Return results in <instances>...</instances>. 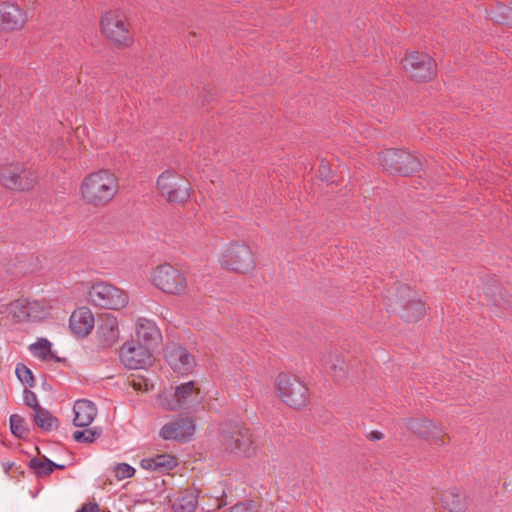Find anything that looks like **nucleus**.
I'll list each match as a JSON object with an SVG mask.
<instances>
[{"instance_id":"0eeeda50","label":"nucleus","mask_w":512,"mask_h":512,"mask_svg":"<svg viewBox=\"0 0 512 512\" xmlns=\"http://www.w3.org/2000/svg\"><path fill=\"white\" fill-rule=\"evenodd\" d=\"M151 281L155 287L169 294H182L187 288L184 275L170 264L154 268L151 273Z\"/></svg>"},{"instance_id":"393cba45","label":"nucleus","mask_w":512,"mask_h":512,"mask_svg":"<svg viewBox=\"0 0 512 512\" xmlns=\"http://www.w3.org/2000/svg\"><path fill=\"white\" fill-rule=\"evenodd\" d=\"M140 465L143 469L163 473L176 467L177 459L169 454H158L151 458L142 459Z\"/></svg>"},{"instance_id":"58836bf2","label":"nucleus","mask_w":512,"mask_h":512,"mask_svg":"<svg viewBox=\"0 0 512 512\" xmlns=\"http://www.w3.org/2000/svg\"><path fill=\"white\" fill-rule=\"evenodd\" d=\"M368 439L371 441H379L384 438V434L380 431H371L367 435Z\"/></svg>"},{"instance_id":"2eb2a0df","label":"nucleus","mask_w":512,"mask_h":512,"mask_svg":"<svg viewBox=\"0 0 512 512\" xmlns=\"http://www.w3.org/2000/svg\"><path fill=\"white\" fill-rule=\"evenodd\" d=\"M195 432V423L190 417H176L162 426L159 436L164 440L187 441Z\"/></svg>"},{"instance_id":"b1692460","label":"nucleus","mask_w":512,"mask_h":512,"mask_svg":"<svg viewBox=\"0 0 512 512\" xmlns=\"http://www.w3.org/2000/svg\"><path fill=\"white\" fill-rule=\"evenodd\" d=\"M441 504L449 512H464L469 506V501L463 492L451 488L441 495Z\"/></svg>"},{"instance_id":"423d86ee","label":"nucleus","mask_w":512,"mask_h":512,"mask_svg":"<svg viewBox=\"0 0 512 512\" xmlns=\"http://www.w3.org/2000/svg\"><path fill=\"white\" fill-rule=\"evenodd\" d=\"M37 181L35 172L20 163H12L2 167L0 182L4 187L14 191H28Z\"/></svg>"},{"instance_id":"f3484780","label":"nucleus","mask_w":512,"mask_h":512,"mask_svg":"<svg viewBox=\"0 0 512 512\" xmlns=\"http://www.w3.org/2000/svg\"><path fill=\"white\" fill-rule=\"evenodd\" d=\"M405 427L423 439H430L435 445H444L442 429L426 418H411L405 420Z\"/></svg>"},{"instance_id":"ea45409f","label":"nucleus","mask_w":512,"mask_h":512,"mask_svg":"<svg viewBox=\"0 0 512 512\" xmlns=\"http://www.w3.org/2000/svg\"><path fill=\"white\" fill-rule=\"evenodd\" d=\"M65 468H66V465L55 463L54 469H65Z\"/></svg>"},{"instance_id":"6e6552de","label":"nucleus","mask_w":512,"mask_h":512,"mask_svg":"<svg viewBox=\"0 0 512 512\" xmlns=\"http://www.w3.org/2000/svg\"><path fill=\"white\" fill-rule=\"evenodd\" d=\"M380 159L386 171L405 176L418 172L422 167L421 161L416 156L398 149H388L382 152Z\"/></svg>"},{"instance_id":"f704fd0d","label":"nucleus","mask_w":512,"mask_h":512,"mask_svg":"<svg viewBox=\"0 0 512 512\" xmlns=\"http://www.w3.org/2000/svg\"><path fill=\"white\" fill-rule=\"evenodd\" d=\"M258 506L256 503L249 501V502H242L237 503L234 506L230 507L227 510H224L223 512H257Z\"/></svg>"},{"instance_id":"72a5a7b5","label":"nucleus","mask_w":512,"mask_h":512,"mask_svg":"<svg viewBox=\"0 0 512 512\" xmlns=\"http://www.w3.org/2000/svg\"><path fill=\"white\" fill-rule=\"evenodd\" d=\"M114 473L118 480H123L132 477L135 469L127 463H119L115 466Z\"/></svg>"},{"instance_id":"412c9836","label":"nucleus","mask_w":512,"mask_h":512,"mask_svg":"<svg viewBox=\"0 0 512 512\" xmlns=\"http://www.w3.org/2000/svg\"><path fill=\"white\" fill-rule=\"evenodd\" d=\"M138 341L151 349L161 340V333L156 324L146 318H139L135 325Z\"/></svg>"},{"instance_id":"cd10ccee","label":"nucleus","mask_w":512,"mask_h":512,"mask_svg":"<svg viewBox=\"0 0 512 512\" xmlns=\"http://www.w3.org/2000/svg\"><path fill=\"white\" fill-rule=\"evenodd\" d=\"M33 418L36 425L45 431H52L58 428V419L42 407L34 412Z\"/></svg>"},{"instance_id":"5701e85b","label":"nucleus","mask_w":512,"mask_h":512,"mask_svg":"<svg viewBox=\"0 0 512 512\" xmlns=\"http://www.w3.org/2000/svg\"><path fill=\"white\" fill-rule=\"evenodd\" d=\"M38 306L37 302L26 303L22 300H16L9 304H0V314L11 316L17 321H22L25 318L36 317L32 314L34 307Z\"/></svg>"},{"instance_id":"dca6fc26","label":"nucleus","mask_w":512,"mask_h":512,"mask_svg":"<svg viewBox=\"0 0 512 512\" xmlns=\"http://www.w3.org/2000/svg\"><path fill=\"white\" fill-rule=\"evenodd\" d=\"M119 339V327L116 317L111 313L99 316L96 327V341L102 348L112 347Z\"/></svg>"},{"instance_id":"9b49d317","label":"nucleus","mask_w":512,"mask_h":512,"mask_svg":"<svg viewBox=\"0 0 512 512\" xmlns=\"http://www.w3.org/2000/svg\"><path fill=\"white\" fill-rule=\"evenodd\" d=\"M89 298L94 305L112 310L120 309L128 302L123 291L105 282L95 283L89 291Z\"/></svg>"},{"instance_id":"20e7f679","label":"nucleus","mask_w":512,"mask_h":512,"mask_svg":"<svg viewBox=\"0 0 512 512\" xmlns=\"http://www.w3.org/2000/svg\"><path fill=\"white\" fill-rule=\"evenodd\" d=\"M221 442L236 455L249 456L253 452L251 433L242 423L225 424L221 428Z\"/></svg>"},{"instance_id":"f257e3e1","label":"nucleus","mask_w":512,"mask_h":512,"mask_svg":"<svg viewBox=\"0 0 512 512\" xmlns=\"http://www.w3.org/2000/svg\"><path fill=\"white\" fill-rule=\"evenodd\" d=\"M118 192L116 176L102 169L86 176L80 186L82 199L90 205L101 207L108 204Z\"/></svg>"},{"instance_id":"4468645a","label":"nucleus","mask_w":512,"mask_h":512,"mask_svg":"<svg viewBox=\"0 0 512 512\" xmlns=\"http://www.w3.org/2000/svg\"><path fill=\"white\" fill-rule=\"evenodd\" d=\"M119 357L129 369H142L152 361L150 348L140 342H126L120 349Z\"/></svg>"},{"instance_id":"aec40b11","label":"nucleus","mask_w":512,"mask_h":512,"mask_svg":"<svg viewBox=\"0 0 512 512\" xmlns=\"http://www.w3.org/2000/svg\"><path fill=\"white\" fill-rule=\"evenodd\" d=\"M94 323L92 312L86 307H81L71 314L69 327L75 335L84 337L90 333Z\"/></svg>"},{"instance_id":"7ed1b4c3","label":"nucleus","mask_w":512,"mask_h":512,"mask_svg":"<svg viewBox=\"0 0 512 512\" xmlns=\"http://www.w3.org/2000/svg\"><path fill=\"white\" fill-rule=\"evenodd\" d=\"M202 395L193 381L165 389L158 396L159 405L169 411L188 409L202 400Z\"/></svg>"},{"instance_id":"e433bc0d","label":"nucleus","mask_w":512,"mask_h":512,"mask_svg":"<svg viewBox=\"0 0 512 512\" xmlns=\"http://www.w3.org/2000/svg\"><path fill=\"white\" fill-rule=\"evenodd\" d=\"M132 386L135 390H149V384L146 380L142 379H133L132 380Z\"/></svg>"},{"instance_id":"7c9ffc66","label":"nucleus","mask_w":512,"mask_h":512,"mask_svg":"<svg viewBox=\"0 0 512 512\" xmlns=\"http://www.w3.org/2000/svg\"><path fill=\"white\" fill-rule=\"evenodd\" d=\"M10 429L13 435L18 438H25L28 435V430L25 425V420L18 414L10 416Z\"/></svg>"},{"instance_id":"1a4fd4ad","label":"nucleus","mask_w":512,"mask_h":512,"mask_svg":"<svg viewBox=\"0 0 512 512\" xmlns=\"http://www.w3.org/2000/svg\"><path fill=\"white\" fill-rule=\"evenodd\" d=\"M157 186L169 202H184L190 196V185L186 179L174 170H166L157 179Z\"/></svg>"},{"instance_id":"c756f323","label":"nucleus","mask_w":512,"mask_h":512,"mask_svg":"<svg viewBox=\"0 0 512 512\" xmlns=\"http://www.w3.org/2000/svg\"><path fill=\"white\" fill-rule=\"evenodd\" d=\"M29 349L39 359L50 360L52 358L51 343L45 338L38 339L30 345Z\"/></svg>"},{"instance_id":"a878e982","label":"nucleus","mask_w":512,"mask_h":512,"mask_svg":"<svg viewBox=\"0 0 512 512\" xmlns=\"http://www.w3.org/2000/svg\"><path fill=\"white\" fill-rule=\"evenodd\" d=\"M198 505V495L193 490L181 492L172 503L173 512H194Z\"/></svg>"},{"instance_id":"ddd939ff","label":"nucleus","mask_w":512,"mask_h":512,"mask_svg":"<svg viewBox=\"0 0 512 512\" xmlns=\"http://www.w3.org/2000/svg\"><path fill=\"white\" fill-rule=\"evenodd\" d=\"M403 67L417 81H428L435 75L434 60L424 53H408L403 60Z\"/></svg>"},{"instance_id":"39448f33","label":"nucleus","mask_w":512,"mask_h":512,"mask_svg":"<svg viewBox=\"0 0 512 512\" xmlns=\"http://www.w3.org/2000/svg\"><path fill=\"white\" fill-rule=\"evenodd\" d=\"M280 399L288 406L298 409L308 401V389L299 378L285 373L278 375L275 381Z\"/></svg>"},{"instance_id":"f03ea898","label":"nucleus","mask_w":512,"mask_h":512,"mask_svg":"<svg viewBox=\"0 0 512 512\" xmlns=\"http://www.w3.org/2000/svg\"><path fill=\"white\" fill-rule=\"evenodd\" d=\"M387 301V306L392 311L397 310L396 306L403 308L402 317L406 321H418L424 316L426 311L424 303L416 298V293L406 284L398 283L389 290Z\"/></svg>"},{"instance_id":"473e14b6","label":"nucleus","mask_w":512,"mask_h":512,"mask_svg":"<svg viewBox=\"0 0 512 512\" xmlns=\"http://www.w3.org/2000/svg\"><path fill=\"white\" fill-rule=\"evenodd\" d=\"M15 373L17 378L26 386L32 387L34 385V377L31 370L24 364H17Z\"/></svg>"},{"instance_id":"f8f14e48","label":"nucleus","mask_w":512,"mask_h":512,"mask_svg":"<svg viewBox=\"0 0 512 512\" xmlns=\"http://www.w3.org/2000/svg\"><path fill=\"white\" fill-rule=\"evenodd\" d=\"M103 34L118 45L127 46L131 36L125 23L124 15L119 11H109L101 19Z\"/></svg>"},{"instance_id":"c85d7f7f","label":"nucleus","mask_w":512,"mask_h":512,"mask_svg":"<svg viewBox=\"0 0 512 512\" xmlns=\"http://www.w3.org/2000/svg\"><path fill=\"white\" fill-rule=\"evenodd\" d=\"M55 462L47 457L32 458L29 461V468L34 472L37 477H46L54 470Z\"/></svg>"},{"instance_id":"bb28decb","label":"nucleus","mask_w":512,"mask_h":512,"mask_svg":"<svg viewBox=\"0 0 512 512\" xmlns=\"http://www.w3.org/2000/svg\"><path fill=\"white\" fill-rule=\"evenodd\" d=\"M321 362L336 380H341L346 375V363L339 355L333 353L325 354L321 358Z\"/></svg>"},{"instance_id":"4be33fe9","label":"nucleus","mask_w":512,"mask_h":512,"mask_svg":"<svg viewBox=\"0 0 512 512\" xmlns=\"http://www.w3.org/2000/svg\"><path fill=\"white\" fill-rule=\"evenodd\" d=\"M73 424L77 427L89 426L97 415V409L93 402L82 399L77 400L73 406Z\"/></svg>"},{"instance_id":"2f4dec72","label":"nucleus","mask_w":512,"mask_h":512,"mask_svg":"<svg viewBox=\"0 0 512 512\" xmlns=\"http://www.w3.org/2000/svg\"><path fill=\"white\" fill-rule=\"evenodd\" d=\"M100 428H91L83 431H75L73 433V439L81 443H92L101 435Z\"/></svg>"},{"instance_id":"c9c22d12","label":"nucleus","mask_w":512,"mask_h":512,"mask_svg":"<svg viewBox=\"0 0 512 512\" xmlns=\"http://www.w3.org/2000/svg\"><path fill=\"white\" fill-rule=\"evenodd\" d=\"M23 400L27 406L33 408L34 412L37 411L38 408H41L37 401L36 394L28 389L24 390Z\"/></svg>"},{"instance_id":"9d476101","label":"nucleus","mask_w":512,"mask_h":512,"mask_svg":"<svg viewBox=\"0 0 512 512\" xmlns=\"http://www.w3.org/2000/svg\"><path fill=\"white\" fill-rule=\"evenodd\" d=\"M221 265L232 271L247 273L254 269L255 260L248 245L245 243H232L222 254Z\"/></svg>"},{"instance_id":"4c0bfd02","label":"nucleus","mask_w":512,"mask_h":512,"mask_svg":"<svg viewBox=\"0 0 512 512\" xmlns=\"http://www.w3.org/2000/svg\"><path fill=\"white\" fill-rule=\"evenodd\" d=\"M78 512H99V508L96 503H89L85 504Z\"/></svg>"},{"instance_id":"6ab92c4d","label":"nucleus","mask_w":512,"mask_h":512,"mask_svg":"<svg viewBox=\"0 0 512 512\" xmlns=\"http://www.w3.org/2000/svg\"><path fill=\"white\" fill-rule=\"evenodd\" d=\"M165 358L174 371L182 374L187 373L194 366L193 357L181 346H168L165 349Z\"/></svg>"},{"instance_id":"a211bd4d","label":"nucleus","mask_w":512,"mask_h":512,"mask_svg":"<svg viewBox=\"0 0 512 512\" xmlns=\"http://www.w3.org/2000/svg\"><path fill=\"white\" fill-rule=\"evenodd\" d=\"M27 20V15L21 8L10 2L0 3V30H16Z\"/></svg>"}]
</instances>
